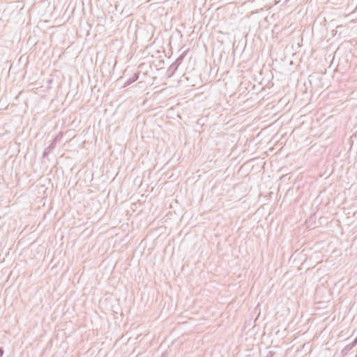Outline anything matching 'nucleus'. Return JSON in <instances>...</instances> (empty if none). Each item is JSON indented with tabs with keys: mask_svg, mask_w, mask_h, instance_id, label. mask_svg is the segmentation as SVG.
<instances>
[{
	"mask_svg": "<svg viewBox=\"0 0 357 357\" xmlns=\"http://www.w3.org/2000/svg\"><path fill=\"white\" fill-rule=\"evenodd\" d=\"M139 76V72L135 73L132 75V77H130L129 79H128L126 81V82L124 83L123 87L128 86L130 85L131 84L134 83L135 81H137L138 79Z\"/></svg>",
	"mask_w": 357,
	"mask_h": 357,
	"instance_id": "obj_1",
	"label": "nucleus"
},
{
	"mask_svg": "<svg viewBox=\"0 0 357 357\" xmlns=\"http://www.w3.org/2000/svg\"><path fill=\"white\" fill-rule=\"evenodd\" d=\"M178 68V64H176L174 62L172 63L167 70V75H168V77L173 76L176 71L177 70Z\"/></svg>",
	"mask_w": 357,
	"mask_h": 357,
	"instance_id": "obj_2",
	"label": "nucleus"
},
{
	"mask_svg": "<svg viewBox=\"0 0 357 357\" xmlns=\"http://www.w3.org/2000/svg\"><path fill=\"white\" fill-rule=\"evenodd\" d=\"M54 143L50 142V145L45 149L43 153V158H47L49 154L55 149L56 145L54 144Z\"/></svg>",
	"mask_w": 357,
	"mask_h": 357,
	"instance_id": "obj_3",
	"label": "nucleus"
},
{
	"mask_svg": "<svg viewBox=\"0 0 357 357\" xmlns=\"http://www.w3.org/2000/svg\"><path fill=\"white\" fill-rule=\"evenodd\" d=\"M184 56H185V53L181 54V55H180V56L176 59V61H174V63H175L176 64H178V66H180V64L181 63V62H182V61H183V59Z\"/></svg>",
	"mask_w": 357,
	"mask_h": 357,
	"instance_id": "obj_4",
	"label": "nucleus"
},
{
	"mask_svg": "<svg viewBox=\"0 0 357 357\" xmlns=\"http://www.w3.org/2000/svg\"><path fill=\"white\" fill-rule=\"evenodd\" d=\"M357 344V342H355V339L354 340V341L348 344L346 347L348 349H352L356 344Z\"/></svg>",
	"mask_w": 357,
	"mask_h": 357,
	"instance_id": "obj_5",
	"label": "nucleus"
},
{
	"mask_svg": "<svg viewBox=\"0 0 357 357\" xmlns=\"http://www.w3.org/2000/svg\"><path fill=\"white\" fill-rule=\"evenodd\" d=\"M59 140V136L56 135L52 141V143H54V144H56L57 142Z\"/></svg>",
	"mask_w": 357,
	"mask_h": 357,
	"instance_id": "obj_6",
	"label": "nucleus"
},
{
	"mask_svg": "<svg viewBox=\"0 0 357 357\" xmlns=\"http://www.w3.org/2000/svg\"><path fill=\"white\" fill-rule=\"evenodd\" d=\"M3 352V348L0 347V357H2Z\"/></svg>",
	"mask_w": 357,
	"mask_h": 357,
	"instance_id": "obj_7",
	"label": "nucleus"
},
{
	"mask_svg": "<svg viewBox=\"0 0 357 357\" xmlns=\"http://www.w3.org/2000/svg\"><path fill=\"white\" fill-rule=\"evenodd\" d=\"M165 355V353H163L162 354V356L161 357H165L164 356Z\"/></svg>",
	"mask_w": 357,
	"mask_h": 357,
	"instance_id": "obj_8",
	"label": "nucleus"
},
{
	"mask_svg": "<svg viewBox=\"0 0 357 357\" xmlns=\"http://www.w3.org/2000/svg\"><path fill=\"white\" fill-rule=\"evenodd\" d=\"M355 342H357V337L355 338Z\"/></svg>",
	"mask_w": 357,
	"mask_h": 357,
	"instance_id": "obj_9",
	"label": "nucleus"
}]
</instances>
